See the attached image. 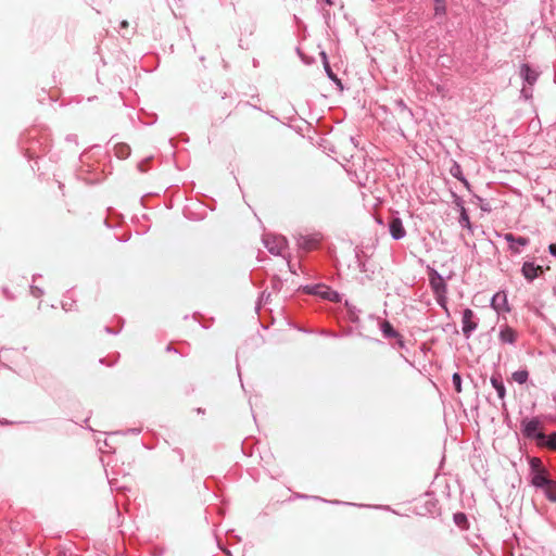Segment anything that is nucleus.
<instances>
[{"label":"nucleus","instance_id":"f257e3e1","mask_svg":"<svg viewBox=\"0 0 556 556\" xmlns=\"http://www.w3.org/2000/svg\"><path fill=\"white\" fill-rule=\"evenodd\" d=\"M303 290L305 293L318 295L330 302L338 303L341 301L340 294L325 285L306 286Z\"/></svg>","mask_w":556,"mask_h":556},{"label":"nucleus","instance_id":"f03ea898","mask_svg":"<svg viewBox=\"0 0 556 556\" xmlns=\"http://www.w3.org/2000/svg\"><path fill=\"white\" fill-rule=\"evenodd\" d=\"M263 241L267 250L274 255H281L287 249V240L280 235L267 233Z\"/></svg>","mask_w":556,"mask_h":556},{"label":"nucleus","instance_id":"7ed1b4c3","mask_svg":"<svg viewBox=\"0 0 556 556\" xmlns=\"http://www.w3.org/2000/svg\"><path fill=\"white\" fill-rule=\"evenodd\" d=\"M523 433L528 438L538 439V443H542L545 440V435L540 432V421L538 419L523 420Z\"/></svg>","mask_w":556,"mask_h":556},{"label":"nucleus","instance_id":"20e7f679","mask_svg":"<svg viewBox=\"0 0 556 556\" xmlns=\"http://www.w3.org/2000/svg\"><path fill=\"white\" fill-rule=\"evenodd\" d=\"M475 314L470 308H466L463 313V333L469 338L470 333L477 328V323L473 321Z\"/></svg>","mask_w":556,"mask_h":556},{"label":"nucleus","instance_id":"39448f33","mask_svg":"<svg viewBox=\"0 0 556 556\" xmlns=\"http://www.w3.org/2000/svg\"><path fill=\"white\" fill-rule=\"evenodd\" d=\"M430 285L433 289L434 293L439 298H443L444 293L446 292V285L444 282V279L435 271H433L430 276Z\"/></svg>","mask_w":556,"mask_h":556},{"label":"nucleus","instance_id":"423d86ee","mask_svg":"<svg viewBox=\"0 0 556 556\" xmlns=\"http://www.w3.org/2000/svg\"><path fill=\"white\" fill-rule=\"evenodd\" d=\"M521 271L527 280L532 281L534 278L543 274V268L540 265H534L533 263L526 262L522 265Z\"/></svg>","mask_w":556,"mask_h":556},{"label":"nucleus","instance_id":"0eeeda50","mask_svg":"<svg viewBox=\"0 0 556 556\" xmlns=\"http://www.w3.org/2000/svg\"><path fill=\"white\" fill-rule=\"evenodd\" d=\"M549 480L551 479L548 477L547 470H541V471L531 473V483L535 488L544 489Z\"/></svg>","mask_w":556,"mask_h":556},{"label":"nucleus","instance_id":"6e6552de","mask_svg":"<svg viewBox=\"0 0 556 556\" xmlns=\"http://www.w3.org/2000/svg\"><path fill=\"white\" fill-rule=\"evenodd\" d=\"M520 75L528 83L529 86H533L539 77V74L529 67L527 64H522L520 67Z\"/></svg>","mask_w":556,"mask_h":556},{"label":"nucleus","instance_id":"1a4fd4ad","mask_svg":"<svg viewBox=\"0 0 556 556\" xmlns=\"http://www.w3.org/2000/svg\"><path fill=\"white\" fill-rule=\"evenodd\" d=\"M390 232L394 239H401L405 236L406 231L400 218H393L391 220Z\"/></svg>","mask_w":556,"mask_h":556},{"label":"nucleus","instance_id":"9d476101","mask_svg":"<svg viewBox=\"0 0 556 556\" xmlns=\"http://www.w3.org/2000/svg\"><path fill=\"white\" fill-rule=\"evenodd\" d=\"M459 206V219L458 223L460 226L467 230L469 235L473 233L472 225L469 218V215L464 206L460 204H457Z\"/></svg>","mask_w":556,"mask_h":556},{"label":"nucleus","instance_id":"9b49d317","mask_svg":"<svg viewBox=\"0 0 556 556\" xmlns=\"http://www.w3.org/2000/svg\"><path fill=\"white\" fill-rule=\"evenodd\" d=\"M516 331L508 326H505L500 332V339L504 343H514L516 341Z\"/></svg>","mask_w":556,"mask_h":556},{"label":"nucleus","instance_id":"f8f14e48","mask_svg":"<svg viewBox=\"0 0 556 556\" xmlns=\"http://www.w3.org/2000/svg\"><path fill=\"white\" fill-rule=\"evenodd\" d=\"M507 305V299H506V294L505 293H496L493 299H492V306L496 309V311H501V309H504L505 306Z\"/></svg>","mask_w":556,"mask_h":556},{"label":"nucleus","instance_id":"ddd939ff","mask_svg":"<svg viewBox=\"0 0 556 556\" xmlns=\"http://www.w3.org/2000/svg\"><path fill=\"white\" fill-rule=\"evenodd\" d=\"M545 496L551 502H556V481L549 480L548 483L543 489Z\"/></svg>","mask_w":556,"mask_h":556},{"label":"nucleus","instance_id":"4468645a","mask_svg":"<svg viewBox=\"0 0 556 556\" xmlns=\"http://www.w3.org/2000/svg\"><path fill=\"white\" fill-rule=\"evenodd\" d=\"M491 383L494 387V389L496 390L498 397L503 400L505 397V387H504L502 380L500 378L493 376L491 378Z\"/></svg>","mask_w":556,"mask_h":556},{"label":"nucleus","instance_id":"2eb2a0df","mask_svg":"<svg viewBox=\"0 0 556 556\" xmlns=\"http://www.w3.org/2000/svg\"><path fill=\"white\" fill-rule=\"evenodd\" d=\"M530 468H531V473L538 472L541 470H546L543 466L542 460L538 457L530 458Z\"/></svg>","mask_w":556,"mask_h":556},{"label":"nucleus","instance_id":"dca6fc26","mask_svg":"<svg viewBox=\"0 0 556 556\" xmlns=\"http://www.w3.org/2000/svg\"><path fill=\"white\" fill-rule=\"evenodd\" d=\"M454 521H455V523H456L458 527H460V528H463V529L468 528V520H467V517H466V515H465V514H463V513H457V514H455V515H454Z\"/></svg>","mask_w":556,"mask_h":556},{"label":"nucleus","instance_id":"f3484780","mask_svg":"<svg viewBox=\"0 0 556 556\" xmlns=\"http://www.w3.org/2000/svg\"><path fill=\"white\" fill-rule=\"evenodd\" d=\"M381 330L387 337H397V332L393 329L392 325L387 320L382 323Z\"/></svg>","mask_w":556,"mask_h":556},{"label":"nucleus","instance_id":"a211bd4d","mask_svg":"<svg viewBox=\"0 0 556 556\" xmlns=\"http://www.w3.org/2000/svg\"><path fill=\"white\" fill-rule=\"evenodd\" d=\"M529 374L527 370H518L513 374V379L522 384L528 380Z\"/></svg>","mask_w":556,"mask_h":556},{"label":"nucleus","instance_id":"6ab92c4d","mask_svg":"<svg viewBox=\"0 0 556 556\" xmlns=\"http://www.w3.org/2000/svg\"><path fill=\"white\" fill-rule=\"evenodd\" d=\"M446 12L444 0H434V13L435 15H444Z\"/></svg>","mask_w":556,"mask_h":556},{"label":"nucleus","instance_id":"aec40b11","mask_svg":"<svg viewBox=\"0 0 556 556\" xmlns=\"http://www.w3.org/2000/svg\"><path fill=\"white\" fill-rule=\"evenodd\" d=\"M540 445H545L551 450H556V433H552L548 435V439L545 441H542V443H539Z\"/></svg>","mask_w":556,"mask_h":556},{"label":"nucleus","instance_id":"412c9836","mask_svg":"<svg viewBox=\"0 0 556 556\" xmlns=\"http://www.w3.org/2000/svg\"><path fill=\"white\" fill-rule=\"evenodd\" d=\"M452 380H453V384H454L456 392L460 393L462 392V378H460L459 374L455 372L453 375Z\"/></svg>","mask_w":556,"mask_h":556},{"label":"nucleus","instance_id":"4be33fe9","mask_svg":"<svg viewBox=\"0 0 556 556\" xmlns=\"http://www.w3.org/2000/svg\"><path fill=\"white\" fill-rule=\"evenodd\" d=\"M516 242L518 244H520V245H527L529 240L527 238H525V237H519V238L516 239Z\"/></svg>","mask_w":556,"mask_h":556},{"label":"nucleus","instance_id":"5701e85b","mask_svg":"<svg viewBox=\"0 0 556 556\" xmlns=\"http://www.w3.org/2000/svg\"><path fill=\"white\" fill-rule=\"evenodd\" d=\"M127 150H128V147L126 146H121L117 148V154L121 155V154H125L127 153Z\"/></svg>","mask_w":556,"mask_h":556},{"label":"nucleus","instance_id":"b1692460","mask_svg":"<svg viewBox=\"0 0 556 556\" xmlns=\"http://www.w3.org/2000/svg\"><path fill=\"white\" fill-rule=\"evenodd\" d=\"M548 250L552 255L556 256V243L549 244Z\"/></svg>","mask_w":556,"mask_h":556},{"label":"nucleus","instance_id":"393cba45","mask_svg":"<svg viewBox=\"0 0 556 556\" xmlns=\"http://www.w3.org/2000/svg\"><path fill=\"white\" fill-rule=\"evenodd\" d=\"M31 293H33L34 296H39L42 293V291L39 288L34 287L31 289Z\"/></svg>","mask_w":556,"mask_h":556},{"label":"nucleus","instance_id":"a878e982","mask_svg":"<svg viewBox=\"0 0 556 556\" xmlns=\"http://www.w3.org/2000/svg\"><path fill=\"white\" fill-rule=\"evenodd\" d=\"M505 239H506L507 241H513V240H515V238H514V236H513L511 233H507V235L505 236Z\"/></svg>","mask_w":556,"mask_h":556},{"label":"nucleus","instance_id":"bb28decb","mask_svg":"<svg viewBox=\"0 0 556 556\" xmlns=\"http://www.w3.org/2000/svg\"><path fill=\"white\" fill-rule=\"evenodd\" d=\"M121 25H122V27H124V28H125V27H127V26H128V23H127V21H123Z\"/></svg>","mask_w":556,"mask_h":556},{"label":"nucleus","instance_id":"cd10ccee","mask_svg":"<svg viewBox=\"0 0 556 556\" xmlns=\"http://www.w3.org/2000/svg\"><path fill=\"white\" fill-rule=\"evenodd\" d=\"M522 92L525 93L526 97L530 96V94H528V90L526 88H522Z\"/></svg>","mask_w":556,"mask_h":556}]
</instances>
